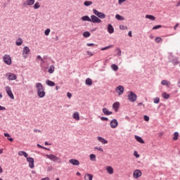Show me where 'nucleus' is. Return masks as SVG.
Returning a JSON list of instances; mask_svg holds the SVG:
<instances>
[{
	"mask_svg": "<svg viewBox=\"0 0 180 180\" xmlns=\"http://www.w3.org/2000/svg\"><path fill=\"white\" fill-rule=\"evenodd\" d=\"M36 88L38 96H39V98H44L46 96V91H44L43 84H41V83H37Z\"/></svg>",
	"mask_w": 180,
	"mask_h": 180,
	"instance_id": "1",
	"label": "nucleus"
},
{
	"mask_svg": "<svg viewBox=\"0 0 180 180\" xmlns=\"http://www.w3.org/2000/svg\"><path fill=\"white\" fill-rule=\"evenodd\" d=\"M93 13L100 19H105V18H106V15L105 13L99 12L95 8L93 9Z\"/></svg>",
	"mask_w": 180,
	"mask_h": 180,
	"instance_id": "2",
	"label": "nucleus"
},
{
	"mask_svg": "<svg viewBox=\"0 0 180 180\" xmlns=\"http://www.w3.org/2000/svg\"><path fill=\"white\" fill-rule=\"evenodd\" d=\"M128 100L129 102H136L137 101V95L133 91H130L128 95Z\"/></svg>",
	"mask_w": 180,
	"mask_h": 180,
	"instance_id": "3",
	"label": "nucleus"
},
{
	"mask_svg": "<svg viewBox=\"0 0 180 180\" xmlns=\"http://www.w3.org/2000/svg\"><path fill=\"white\" fill-rule=\"evenodd\" d=\"M3 60L5 64H7V65H11V64H12V58L9 55H4L3 57Z\"/></svg>",
	"mask_w": 180,
	"mask_h": 180,
	"instance_id": "4",
	"label": "nucleus"
},
{
	"mask_svg": "<svg viewBox=\"0 0 180 180\" xmlns=\"http://www.w3.org/2000/svg\"><path fill=\"white\" fill-rule=\"evenodd\" d=\"M46 157L49 158V160H51V161H53V162H57L60 161V158L56 156V155H53V154L46 155Z\"/></svg>",
	"mask_w": 180,
	"mask_h": 180,
	"instance_id": "5",
	"label": "nucleus"
},
{
	"mask_svg": "<svg viewBox=\"0 0 180 180\" xmlns=\"http://www.w3.org/2000/svg\"><path fill=\"white\" fill-rule=\"evenodd\" d=\"M5 90L6 91V94L11 98V99H15V96H13V93L12 92V89L9 86H7L5 87Z\"/></svg>",
	"mask_w": 180,
	"mask_h": 180,
	"instance_id": "6",
	"label": "nucleus"
},
{
	"mask_svg": "<svg viewBox=\"0 0 180 180\" xmlns=\"http://www.w3.org/2000/svg\"><path fill=\"white\" fill-rule=\"evenodd\" d=\"M90 22L92 23H102V20L97 16L92 15L90 18Z\"/></svg>",
	"mask_w": 180,
	"mask_h": 180,
	"instance_id": "7",
	"label": "nucleus"
},
{
	"mask_svg": "<svg viewBox=\"0 0 180 180\" xmlns=\"http://www.w3.org/2000/svg\"><path fill=\"white\" fill-rule=\"evenodd\" d=\"M30 53V49H29L27 46H25L22 50V56L24 58H27V56H29Z\"/></svg>",
	"mask_w": 180,
	"mask_h": 180,
	"instance_id": "8",
	"label": "nucleus"
},
{
	"mask_svg": "<svg viewBox=\"0 0 180 180\" xmlns=\"http://www.w3.org/2000/svg\"><path fill=\"white\" fill-rule=\"evenodd\" d=\"M115 91L120 96V95H123V93L124 92V87L123 86H122V85H120L117 87H116Z\"/></svg>",
	"mask_w": 180,
	"mask_h": 180,
	"instance_id": "9",
	"label": "nucleus"
},
{
	"mask_svg": "<svg viewBox=\"0 0 180 180\" xmlns=\"http://www.w3.org/2000/svg\"><path fill=\"white\" fill-rule=\"evenodd\" d=\"M6 77H8V79L9 81H15V79H16L18 78V77L16 76V75L13 74V73H7L6 74Z\"/></svg>",
	"mask_w": 180,
	"mask_h": 180,
	"instance_id": "10",
	"label": "nucleus"
},
{
	"mask_svg": "<svg viewBox=\"0 0 180 180\" xmlns=\"http://www.w3.org/2000/svg\"><path fill=\"white\" fill-rule=\"evenodd\" d=\"M27 161L29 162L30 168H34V159L33 158H27Z\"/></svg>",
	"mask_w": 180,
	"mask_h": 180,
	"instance_id": "11",
	"label": "nucleus"
},
{
	"mask_svg": "<svg viewBox=\"0 0 180 180\" xmlns=\"http://www.w3.org/2000/svg\"><path fill=\"white\" fill-rule=\"evenodd\" d=\"M118 125L119 122H117V120L116 119H113L110 123L111 129H116V127H117Z\"/></svg>",
	"mask_w": 180,
	"mask_h": 180,
	"instance_id": "12",
	"label": "nucleus"
},
{
	"mask_svg": "<svg viewBox=\"0 0 180 180\" xmlns=\"http://www.w3.org/2000/svg\"><path fill=\"white\" fill-rule=\"evenodd\" d=\"M141 175H142L141 171H140L139 169H136L134 171L133 176H134V178H135V179H137V178H140V176H141Z\"/></svg>",
	"mask_w": 180,
	"mask_h": 180,
	"instance_id": "13",
	"label": "nucleus"
},
{
	"mask_svg": "<svg viewBox=\"0 0 180 180\" xmlns=\"http://www.w3.org/2000/svg\"><path fill=\"white\" fill-rule=\"evenodd\" d=\"M22 5L23 6H32V5H34V0H27Z\"/></svg>",
	"mask_w": 180,
	"mask_h": 180,
	"instance_id": "14",
	"label": "nucleus"
},
{
	"mask_svg": "<svg viewBox=\"0 0 180 180\" xmlns=\"http://www.w3.org/2000/svg\"><path fill=\"white\" fill-rule=\"evenodd\" d=\"M69 162L72 164V165H79V161L77 159H71L69 160Z\"/></svg>",
	"mask_w": 180,
	"mask_h": 180,
	"instance_id": "15",
	"label": "nucleus"
},
{
	"mask_svg": "<svg viewBox=\"0 0 180 180\" xmlns=\"http://www.w3.org/2000/svg\"><path fill=\"white\" fill-rule=\"evenodd\" d=\"M120 106V103L115 102L112 105V109H114L115 110V112H117V110H119Z\"/></svg>",
	"mask_w": 180,
	"mask_h": 180,
	"instance_id": "16",
	"label": "nucleus"
},
{
	"mask_svg": "<svg viewBox=\"0 0 180 180\" xmlns=\"http://www.w3.org/2000/svg\"><path fill=\"white\" fill-rule=\"evenodd\" d=\"M106 171H107L108 174H109V175H112L113 172H115L113 167H112L111 166L107 167Z\"/></svg>",
	"mask_w": 180,
	"mask_h": 180,
	"instance_id": "17",
	"label": "nucleus"
},
{
	"mask_svg": "<svg viewBox=\"0 0 180 180\" xmlns=\"http://www.w3.org/2000/svg\"><path fill=\"white\" fill-rule=\"evenodd\" d=\"M108 33H110V34H112V33H114L115 32V29L113 28V26H112L111 24H109L108 25Z\"/></svg>",
	"mask_w": 180,
	"mask_h": 180,
	"instance_id": "18",
	"label": "nucleus"
},
{
	"mask_svg": "<svg viewBox=\"0 0 180 180\" xmlns=\"http://www.w3.org/2000/svg\"><path fill=\"white\" fill-rule=\"evenodd\" d=\"M103 113H104V115H105L106 116H109L110 115H112V112L109 111V110H108V108H103Z\"/></svg>",
	"mask_w": 180,
	"mask_h": 180,
	"instance_id": "19",
	"label": "nucleus"
},
{
	"mask_svg": "<svg viewBox=\"0 0 180 180\" xmlns=\"http://www.w3.org/2000/svg\"><path fill=\"white\" fill-rule=\"evenodd\" d=\"M97 140H98L100 143H102V144H108V141L102 138V136H98Z\"/></svg>",
	"mask_w": 180,
	"mask_h": 180,
	"instance_id": "20",
	"label": "nucleus"
},
{
	"mask_svg": "<svg viewBox=\"0 0 180 180\" xmlns=\"http://www.w3.org/2000/svg\"><path fill=\"white\" fill-rule=\"evenodd\" d=\"M94 178V175L91 174H86L84 176V180H92Z\"/></svg>",
	"mask_w": 180,
	"mask_h": 180,
	"instance_id": "21",
	"label": "nucleus"
},
{
	"mask_svg": "<svg viewBox=\"0 0 180 180\" xmlns=\"http://www.w3.org/2000/svg\"><path fill=\"white\" fill-rule=\"evenodd\" d=\"M135 139L138 143H141V144H144V140H143V138L139 136H135Z\"/></svg>",
	"mask_w": 180,
	"mask_h": 180,
	"instance_id": "22",
	"label": "nucleus"
},
{
	"mask_svg": "<svg viewBox=\"0 0 180 180\" xmlns=\"http://www.w3.org/2000/svg\"><path fill=\"white\" fill-rule=\"evenodd\" d=\"M72 117L75 120H79V112H74V114L72 115Z\"/></svg>",
	"mask_w": 180,
	"mask_h": 180,
	"instance_id": "23",
	"label": "nucleus"
},
{
	"mask_svg": "<svg viewBox=\"0 0 180 180\" xmlns=\"http://www.w3.org/2000/svg\"><path fill=\"white\" fill-rule=\"evenodd\" d=\"M162 85H166V86L169 87V86L171 85V82H169V81L168 80H162L161 82Z\"/></svg>",
	"mask_w": 180,
	"mask_h": 180,
	"instance_id": "24",
	"label": "nucleus"
},
{
	"mask_svg": "<svg viewBox=\"0 0 180 180\" xmlns=\"http://www.w3.org/2000/svg\"><path fill=\"white\" fill-rule=\"evenodd\" d=\"M82 20L84 22H91V18H89L88 15H84L82 17Z\"/></svg>",
	"mask_w": 180,
	"mask_h": 180,
	"instance_id": "25",
	"label": "nucleus"
},
{
	"mask_svg": "<svg viewBox=\"0 0 180 180\" xmlns=\"http://www.w3.org/2000/svg\"><path fill=\"white\" fill-rule=\"evenodd\" d=\"M46 84H48L49 86H56V83L51 80H46Z\"/></svg>",
	"mask_w": 180,
	"mask_h": 180,
	"instance_id": "26",
	"label": "nucleus"
},
{
	"mask_svg": "<svg viewBox=\"0 0 180 180\" xmlns=\"http://www.w3.org/2000/svg\"><path fill=\"white\" fill-rule=\"evenodd\" d=\"M162 98H163L164 99H169V98H170L169 94H167L166 92H163V93L162 94Z\"/></svg>",
	"mask_w": 180,
	"mask_h": 180,
	"instance_id": "27",
	"label": "nucleus"
},
{
	"mask_svg": "<svg viewBox=\"0 0 180 180\" xmlns=\"http://www.w3.org/2000/svg\"><path fill=\"white\" fill-rule=\"evenodd\" d=\"M85 84H86V85H89V86H91V85H92V84H93L92 79H89V78H87L86 79Z\"/></svg>",
	"mask_w": 180,
	"mask_h": 180,
	"instance_id": "28",
	"label": "nucleus"
},
{
	"mask_svg": "<svg viewBox=\"0 0 180 180\" xmlns=\"http://www.w3.org/2000/svg\"><path fill=\"white\" fill-rule=\"evenodd\" d=\"M18 155H20V157H22V155H24V157H25V158H27V153L25 152V151H19V152H18Z\"/></svg>",
	"mask_w": 180,
	"mask_h": 180,
	"instance_id": "29",
	"label": "nucleus"
},
{
	"mask_svg": "<svg viewBox=\"0 0 180 180\" xmlns=\"http://www.w3.org/2000/svg\"><path fill=\"white\" fill-rule=\"evenodd\" d=\"M16 46H22L23 44V40L22 39L19 38L16 42H15Z\"/></svg>",
	"mask_w": 180,
	"mask_h": 180,
	"instance_id": "30",
	"label": "nucleus"
},
{
	"mask_svg": "<svg viewBox=\"0 0 180 180\" xmlns=\"http://www.w3.org/2000/svg\"><path fill=\"white\" fill-rule=\"evenodd\" d=\"M146 18L150 19V20H155V17L154 15H146Z\"/></svg>",
	"mask_w": 180,
	"mask_h": 180,
	"instance_id": "31",
	"label": "nucleus"
},
{
	"mask_svg": "<svg viewBox=\"0 0 180 180\" xmlns=\"http://www.w3.org/2000/svg\"><path fill=\"white\" fill-rule=\"evenodd\" d=\"M92 1H86L84 2V6H91L92 5Z\"/></svg>",
	"mask_w": 180,
	"mask_h": 180,
	"instance_id": "32",
	"label": "nucleus"
},
{
	"mask_svg": "<svg viewBox=\"0 0 180 180\" xmlns=\"http://www.w3.org/2000/svg\"><path fill=\"white\" fill-rule=\"evenodd\" d=\"M115 18L117 20H124V18L123 16L119 15V14H117L115 15Z\"/></svg>",
	"mask_w": 180,
	"mask_h": 180,
	"instance_id": "33",
	"label": "nucleus"
},
{
	"mask_svg": "<svg viewBox=\"0 0 180 180\" xmlns=\"http://www.w3.org/2000/svg\"><path fill=\"white\" fill-rule=\"evenodd\" d=\"M111 68L113 71H117V70H119V66H117V65L112 64L111 65Z\"/></svg>",
	"mask_w": 180,
	"mask_h": 180,
	"instance_id": "34",
	"label": "nucleus"
},
{
	"mask_svg": "<svg viewBox=\"0 0 180 180\" xmlns=\"http://www.w3.org/2000/svg\"><path fill=\"white\" fill-rule=\"evenodd\" d=\"M178 137H179V134L178 132H174L173 140L176 141V140H178Z\"/></svg>",
	"mask_w": 180,
	"mask_h": 180,
	"instance_id": "35",
	"label": "nucleus"
},
{
	"mask_svg": "<svg viewBox=\"0 0 180 180\" xmlns=\"http://www.w3.org/2000/svg\"><path fill=\"white\" fill-rule=\"evenodd\" d=\"M4 136H5V137H8L7 139H8L9 141H13V139L11 138V135H9V134L5 133V134H4Z\"/></svg>",
	"mask_w": 180,
	"mask_h": 180,
	"instance_id": "36",
	"label": "nucleus"
},
{
	"mask_svg": "<svg viewBox=\"0 0 180 180\" xmlns=\"http://www.w3.org/2000/svg\"><path fill=\"white\" fill-rule=\"evenodd\" d=\"M90 160L91 161H96V155H95V154H91Z\"/></svg>",
	"mask_w": 180,
	"mask_h": 180,
	"instance_id": "37",
	"label": "nucleus"
},
{
	"mask_svg": "<svg viewBox=\"0 0 180 180\" xmlns=\"http://www.w3.org/2000/svg\"><path fill=\"white\" fill-rule=\"evenodd\" d=\"M34 9H39L40 8V3H39L38 1H37L34 6H33Z\"/></svg>",
	"mask_w": 180,
	"mask_h": 180,
	"instance_id": "38",
	"label": "nucleus"
},
{
	"mask_svg": "<svg viewBox=\"0 0 180 180\" xmlns=\"http://www.w3.org/2000/svg\"><path fill=\"white\" fill-rule=\"evenodd\" d=\"M48 72H49V74H53V72H54V66L53 65L50 66Z\"/></svg>",
	"mask_w": 180,
	"mask_h": 180,
	"instance_id": "39",
	"label": "nucleus"
},
{
	"mask_svg": "<svg viewBox=\"0 0 180 180\" xmlns=\"http://www.w3.org/2000/svg\"><path fill=\"white\" fill-rule=\"evenodd\" d=\"M112 47H113V45H110L108 46L101 48V51H105V50H109V49H112Z\"/></svg>",
	"mask_w": 180,
	"mask_h": 180,
	"instance_id": "40",
	"label": "nucleus"
},
{
	"mask_svg": "<svg viewBox=\"0 0 180 180\" xmlns=\"http://www.w3.org/2000/svg\"><path fill=\"white\" fill-rule=\"evenodd\" d=\"M83 36H84V37H89V36H91V33L88 31L84 32L83 33Z\"/></svg>",
	"mask_w": 180,
	"mask_h": 180,
	"instance_id": "41",
	"label": "nucleus"
},
{
	"mask_svg": "<svg viewBox=\"0 0 180 180\" xmlns=\"http://www.w3.org/2000/svg\"><path fill=\"white\" fill-rule=\"evenodd\" d=\"M155 41L156 43H161V41H162V39H161V37H156Z\"/></svg>",
	"mask_w": 180,
	"mask_h": 180,
	"instance_id": "42",
	"label": "nucleus"
},
{
	"mask_svg": "<svg viewBox=\"0 0 180 180\" xmlns=\"http://www.w3.org/2000/svg\"><path fill=\"white\" fill-rule=\"evenodd\" d=\"M94 150H98V151H101V153H103V149L99 146L94 147Z\"/></svg>",
	"mask_w": 180,
	"mask_h": 180,
	"instance_id": "43",
	"label": "nucleus"
},
{
	"mask_svg": "<svg viewBox=\"0 0 180 180\" xmlns=\"http://www.w3.org/2000/svg\"><path fill=\"white\" fill-rule=\"evenodd\" d=\"M153 102H154V103H160V98L156 97V98H153Z\"/></svg>",
	"mask_w": 180,
	"mask_h": 180,
	"instance_id": "44",
	"label": "nucleus"
},
{
	"mask_svg": "<svg viewBox=\"0 0 180 180\" xmlns=\"http://www.w3.org/2000/svg\"><path fill=\"white\" fill-rule=\"evenodd\" d=\"M50 32H51V30H50V29H46V30H45V32H44V33H45V35L46 36H49V34H50Z\"/></svg>",
	"mask_w": 180,
	"mask_h": 180,
	"instance_id": "45",
	"label": "nucleus"
},
{
	"mask_svg": "<svg viewBox=\"0 0 180 180\" xmlns=\"http://www.w3.org/2000/svg\"><path fill=\"white\" fill-rule=\"evenodd\" d=\"M161 27H162V26L159 25H155L152 29H153V30H157V29H161Z\"/></svg>",
	"mask_w": 180,
	"mask_h": 180,
	"instance_id": "46",
	"label": "nucleus"
},
{
	"mask_svg": "<svg viewBox=\"0 0 180 180\" xmlns=\"http://www.w3.org/2000/svg\"><path fill=\"white\" fill-rule=\"evenodd\" d=\"M86 53V56H89V57H92V56H94V53H92V52L89 51H87Z\"/></svg>",
	"mask_w": 180,
	"mask_h": 180,
	"instance_id": "47",
	"label": "nucleus"
},
{
	"mask_svg": "<svg viewBox=\"0 0 180 180\" xmlns=\"http://www.w3.org/2000/svg\"><path fill=\"white\" fill-rule=\"evenodd\" d=\"M101 120H103V122H108L109 119H108V117H101Z\"/></svg>",
	"mask_w": 180,
	"mask_h": 180,
	"instance_id": "48",
	"label": "nucleus"
},
{
	"mask_svg": "<svg viewBox=\"0 0 180 180\" xmlns=\"http://www.w3.org/2000/svg\"><path fill=\"white\" fill-rule=\"evenodd\" d=\"M134 155L136 158H140V155H139V153H137V151H134Z\"/></svg>",
	"mask_w": 180,
	"mask_h": 180,
	"instance_id": "49",
	"label": "nucleus"
},
{
	"mask_svg": "<svg viewBox=\"0 0 180 180\" xmlns=\"http://www.w3.org/2000/svg\"><path fill=\"white\" fill-rule=\"evenodd\" d=\"M120 29H121V30H124L127 29V27H126L124 25H120Z\"/></svg>",
	"mask_w": 180,
	"mask_h": 180,
	"instance_id": "50",
	"label": "nucleus"
},
{
	"mask_svg": "<svg viewBox=\"0 0 180 180\" xmlns=\"http://www.w3.org/2000/svg\"><path fill=\"white\" fill-rule=\"evenodd\" d=\"M143 119H144V120H145L146 122H148V121L150 120V117H149L148 116H147V115H145V116L143 117Z\"/></svg>",
	"mask_w": 180,
	"mask_h": 180,
	"instance_id": "51",
	"label": "nucleus"
},
{
	"mask_svg": "<svg viewBox=\"0 0 180 180\" xmlns=\"http://www.w3.org/2000/svg\"><path fill=\"white\" fill-rule=\"evenodd\" d=\"M179 62L176 60V59H174V60H173V64H174V65H176L177 64H179Z\"/></svg>",
	"mask_w": 180,
	"mask_h": 180,
	"instance_id": "52",
	"label": "nucleus"
},
{
	"mask_svg": "<svg viewBox=\"0 0 180 180\" xmlns=\"http://www.w3.org/2000/svg\"><path fill=\"white\" fill-rule=\"evenodd\" d=\"M67 96H68V98H69V99H71V97L72 96V94L70 92H68Z\"/></svg>",
	"mask_w": 180,
	"mask_h": 180,
	"instance_id": "53",
	"label": "nucleus"
},
{
	"mask_svg": "<svg viewBox=\"0 0 180 180\" xmlns=\"http://www.w3.org/2000/svg\"><path fill=\"white\" fill-rule=\"evenodd\" d=\"M37 60H41V61H42V63H44V60L41 58V56H37Z\"/></svg>",
	"mask_w": 180,
	"mask_h": 180,
	"instance_id": "54",
	"label": "nucleus"
},
{
	"mask_svg": "<svg viewBox=\"0 0 180 180\" xmlns=\"http://www.w3.org/2000/svg\"><path fill=\"white\" fill-rule=\"evenodd\" d=\"M86 46L88 47H94V46H95V44H86Z\"/></svg>",
	"mask_w": 180,
	"mask_h": 180,
	"instance_id": "55",
	"label": "nucleus"
},
{
	"mask_svg": "<svg viewBox=\"0 0 180 180\" xmlns=\"http://www.w3.org/2000/svg\"><path fill=\"white\" fill-rule=\"evenodd\" d=\"M127 0H118V4L120 5L121 4H123V2H126Z\"/></svg>",
	"mask_w": 180,
	"mask_h": 180,
	"instance_id": "56",
	"label": "nucleus"
},
{
	"mask_svg": "<svg viewBox=\"0 0 180 180\" xmlns=\"http://www.w3.org/2000/svg\"><path fill=\"white\" fill-rule=\"evenodd\" d=\"M0 110H6V108L2 107V105H0Z\"/></svg>",
	"mask_w": 180,
	"mask_h": 180,
	"instance_id": "57",
	"label": "nucleus"
},
{
	"mask_svg": "<svg viewBox=\"0 0 180 180\" xmlns=\"http://www.w3.org/2000/svg\"><path fill=\"white\" fill-rule=\"evenodd\" d=\"M178 26H179V23H176L174 27V30H176V27H178Z\"/></svg>",
	"mask_w": 180,
	"mask_h": 180,
	"instance_id": "58",
	"label": "nucleus"
},
{
	"mask_svg": "<svg viewBox=\"0 0 180 180\" xmlns=\"http://www.w3.org/2000/svg\"><path fill=\"white\" fill-rule=\"evenodd\" d=\"M37 147H39V148H44V150H47L45 147L41 146L40 144H37Z\"/></svg>",
	"mask_w": 180,
	"mask_h": 180,
	"instance_id": "59",
	"label": "nucleus"
},
{
	"mask_svg": "<svg viewBox=\"0 0 180 180\" xmlns=\"http://www.w3.org/2000/svg\"><path fill=\"white\" fill-rule=\"evenodd\" d=\"M128 36H129V37H133V35L131 34V31H129L128 32Z\"/></svg>",
	"mask_w": 180,
	"mask_h": 180,
	"instance_id": "60",
	"label": "nucleus"
},
{
	"mask_svg": "<svg viewBox=\"0 0 180 180\" xmlns=\"http://www.w3.org/2000/svg\"><path fill=\"white\" fill-rule=\"evenodd\" d=\"M41 180H50V178L49 177H46V178H43Z\"/></svg>",
	"mask_w": 180,
	"mask_h": 180,
	"instance_id": "61",
	"label": "nucleus"
},
{
	"mask_svg": "<svg viewBox=\"0 0 180 180\" xmlns=\"http://www.w3.org/2000/svg\"><path fill=\"white\" fill-rule=\"evenodd\" d=\"M118 56H122V51H120V49H118Z\"/></svg>",
	"mask_w": 180,
	"mask_h": 180,
	"instance_id": "62",
	"label": "nucleus"
},
{
	"mask_svg": "<svg viewBox=\"0 0 180 180\" xmlns=\"http://www.w3.org/2000/svg\"><path fill=\"white\" fill-rule=\"evenodd\" d=\"M176 6H180V0L177 2V4H176Z\"/></svg>",
	"mask_w": 180,
	"mask_h": 180,
	"instance_id": "63",
	"label": "nucleus"
},
{
	"mask_svg": "<svg viewBox=\"0 0 180 180\" xmlns=\"http://www.w3.org/2000/svg\"><path fill=\"white\" fill-rule=\"evenodd\" d=\"M4 172V170L2 169V167L0 166V174H2Z\"/></svg>",
	"mask_w": 180,
	"mask_h": 180,
	"instance_id": "64",
	"label": "nucleus"
}]
</instances>
